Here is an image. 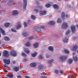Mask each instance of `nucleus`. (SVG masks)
Returning a JSON list of instances; mask_svg holds the SVG:
<instances>
[{
	"label": "nucleus",
	"mask_w": 78,
	"mask_h": 78,
	"mask_svg": "<svg viewBox=\"0 0 78 78\" xmlns=\"http://www.w3.org/2000/svg\"><path fill=\"white\" fill-rule=\"evenodd\" d=\"M73 78V77L71 75L69 76L68 77V78Z\"/></svg>",
	"instance_id": "obj_48"
},
{
	"label": "nucleus",
	"mask_w": 78,
	"mask_h": 78,
	"mask_svg": "<svg viewBox=\"0 0 78 78\" xmlns=\"http://www.w3.org/2000/svg\"><path fill=\"white\" fill-rule=\"evenodd\" d=\"M45 57L46 58H49V54H46Z\"/></svg>",
	"instance_id": "obj_43"
},
{
	"label": "nucleus",
	"mask_w": 78,
	"mask_h": 78,
	"mask_svg": "<svg viewBox=\"0 0 78 78\" xmlns=\"http://www.w3.org/2000/svg\"><path fill=\"white\" fill-rule=\"evenodd\" d=\"M24 51L27 54H28L30 53V51L27 48H24Z\"/></svg>",
	"instance_id": "obj_13"
},
{
	"label": "nucleus",
	"mask_w": 78,
	"mask_h": 78,
	"mask_svg": "<svg viewBox=\"0 0 78 78\" xmlns=\"http://www.w3.org/2000/svg\"><path fill=\"white\" fill-rule=\"evenodd\" d=\"M27 61V59L25 58H24L23 59V61L24 62H25Z\"/></svg>",
	"instance_id": "obj_47"
},
{
	"label": "nucleus",
	"mask_w": 78,
	"mask_h": 78,
	"mask_svg": "<svg viewBox=\"0 0 78 78\" xmlns=\"http://www.w3.org/2000/svg\"><path fill=\"white\" fill-rule=\"evenodd\" d=\"M28 35V33L27 32H25L24 33H23V36H24V37H26Z\"/></svg>",
	"instance_id": "obj_19"
},
{
	"label": "nucleus",
	"mask_w": 78,
	"mask_h": 78,
	"mask_svg": "<svg viewBox=\"0 0 78 78\" xmlns=\"http://www.w3.org/2000/svg\"><path fill=\"white\" fill-rule=\"evenodd\" d=\"M38 69L39 70H41L43 69V66L41 65H40L39 66Z\"/></svg>",
	"instance_id": "obj_27"
},
{
	"label": "nucleus",
	"mask_w": 78,
	"mask_h": 78,
	"mask_svg": "<svg viewBox=\"0 0 78 78\" xmlns=\"http://www.w3.org/2000/svg\"><path fill=\"white\" fill-rule=\"evenodd\" d=\"M58 72L59 71L58 70L55 69L54 70V73H55V74H58Z\"/></svg>",
	"instance_id": "obj_37"
},
{
	"label": "nucleus",
	"mask_w": 78,
	"mask_h": 78,
	"mask_svg": "<svg viewBox=\"0 0 78 78\" xmlns=\"http://www.w3.org/2000/svg\"><path fill=\"white\" fill-rule=\"evenodd\" d=\"M40 28H44V26H41V27Z\"/></svg>",
	"instance_id": "obj_54"
},
{
	"label": "nucleus",
	"mask_w": 78,
	"mask_h": 78,
	"mask_svg": "<svg viewBox=\"0 0 78 78\" xmlns=\"http://www.w3.org/2000/svg\"><path fill=\"white\" fill-rule=\"evenodd\" d=\"M47 14V11H40V16H43V15H45Z\"/></svg>",
	"instance_id": "obj_9"
},
{
	"label": "nucleus",
	"mask_w": 78,
	"mask_h": 78,
	"mask_svg": "<svg viewBox=\"0 0 78 78\" xmlns=\"http://www.w3.org/2000/svg\"><path fill=\"white\" fill-rule=\"evenodd\" d=\"M57 23H61V19L58 18L57 20Z\"/></svg>",
	"instance_id": "obj_31"
},
{
	"label": "nucleus",
	"mask_w": 78,
	"mask_h": 78,
	"mask_svg": "<svg viewBox=\"0 0 78 78\" xmlns=\"http://www.w3.org/2000/svg\"><path fill=\"white\" fill-rule=\"evenodd\" d=\"M70 31L69 30H68L66 33V35H69L70 34Z\"/></svg>",
	"instance_id": "obj_38"
},
{
	"label": "nucleus",
	"mask_w": 78,
	"mask_h": 78,
	"mask_svg": "<svg viewBox=\"0 0 78 78\" xmlns=\"http://www.w3.org/2000/svg\"><path fill=\"white\" fill-rule=\"evenodd\" d=\"M60 73L61 74H63V73H64V71L62 70H61L60 71Z\"/></svg>",
	"instance_id": "obj_46"
},
{
	"label": "nucleus",
	"mask_w": 78,
	"mask_h": 78,
	"mask_svg": "<svg viewBox=\"0 0 78 78\" xmlns=\"http://www.w3.org/2000/svg\"><path fill=\"white\" fill-rule=\"evenodd\" d=\"M14 0H9L8 2L7 3V5L10 6L11 5L12 3H13V1Z\"/></svg>",
	"instance_id": "obj_12"
},
{
	"label": "nucleus",
	"mask_w": 78,
	"mask_h": 78,
	"mask_svg": "<svg viewBox=\"0 0 78 78\" xmlns=\"http://www.w3.org/2000/svg\"><path fill=\"white\" fill-rule=\"evenodd\" d=\"M1 2L2 3H5V0H2L1 1Z\"/></svg>",
	"instance_id": "obj_53"
},
{
	"label": "nucleus",
	"mask_w": 78,
	"mask_h": 78,
	"mask_svg": "<svg viewBox=\"0 0 78 78\" xmlns=\"http://www.w3.org/2000/svg\"><path fill=\"white\" fill-rule=\"evenodd\" d=\"M2 44V41L0 40V44Z\"/></svg>",
	"instance_id": "obj_60"
},
{
	"label": "nucleus",
	"mask_w": 78,
	"mask_h": 78,
	"mask_svg": "<svg viewBox=\"0 0 78 78\" xmlns=\"http://www.w3.org/2000/svg\"><path fill=\"white\" fill-rule=\"evenodd\" d=\"M64 51L66 53H69V51L66 49H64Z\"/></svg>",
	"instance_id": "obj_36"
},
{
	"label": "nucleus",
	"mask_w": 78,
	"mask_h": 78,
	"mask_svg": "<svg viewBox=\"0 0 78 78\" xmlns=\"http://www.w3.org/2000/svg\"><path fill=\"white\" fill-rule=\"evenodd\" d=\"M36 66V63H32L30 64V66L31 67H35Z\"/></svg>",
	"instance_id": "obj_20"
},
{
	"label": "nucleus",
	"mask_w": 78,
	"mask_h": 78,
	"mask_svg": "<svg viewBox=\"0 0 78 78\" xmlns=\"http://www.w3.org/2000/svg\"><path fill=\"white\" fill-rule=\"evenodd\" d=\"M13 74L11 73L9 74H7V76L9 78H12V77H13Z\"/></svg>",
	"instance_id": "obj_17"
},
{
	"label": "nucleus",
	"mask_w": 78,
	"mask_h": 78,
	"mask_svg": "<svg viewBox=\"0 0 78 78\" xmlns=\"http://www.w3.org/2000/svg\"><path fill=\"white\" fill-rule=\"evenodd\" d=\"M52 5V3L50 2L49 4V7H50V6H51Z\"/></svg>",
	"instance_id": "obj_50"
},
{
	"label": "nucleus",
	"mask_w": 78,
	"mask_h": 78,
	"mask_svg": "<svg viewBox=\"0 0 78 78\" xmlns=\"http://www.w3.org/2000/svg\"><path fill=\"white\" fill-rule=\"evenodd\" d=\"M25 78H30L29 76H25Z\"/></svg>",
	"instance_id": "obj_52"
},
{
	"label": "nucleus",
	"mask_w": 78,
	"mask_h": 78,
	"mask_svg": "<svg viewBox=\"0 0 78 78\" xmlns=\"http://www.w3.org/2000/svg\"><path fill=\"white\" fill-rule=\"evenodd\" d=\"M67 58V56L62 55L59 57V59H60L61 61H64Z\"/></svg>",
	"instance_id": "obj_5"
},
{
	"label": "nucleus",
	"mask_w": 78,
	"mask_h": 78,
	"mask_svg": "<svg viewBox=\"0 0 78 78\" xmlns=\"http://www.w3.org/2000/svg\"><path fill=\"white\" fill-rule=\"evenodd\" d=\"M23 8L24 9H26V7L27 6V0H23Z\"/></svg>",
	"instance_id": "obj_6"
},
{
	"label": "nucleus",
	"mask_w": 78,
	"mask_h": 78,
	"mask_svg": "<svg viewBox=\"0 0 78 78\" xmlns=\"http://www.w3.org/2000/svg\"><path fill=\"white\" fill-rule=\"evenodd\" d=\"M10 54L12 56H16V55H17V53H16V51L14 50H13L12 51L10 52Z\"/></svg>",
	"instance_id": "obj_7"
},
{
	"label": "nucleus",
	"mask_w": 78,
	"mask_h": 78,
	"mask_svg": "<svg viewBox=\"0 0 78 78\" xmlns=\"http://www.w3.org/2000/svg\"><path fill=\"white\" fill-rule=\"evenodd\" d=\"M2 47H5V45L4 44H3L2 45Z\"/></svg>",
	"instance_id": "obj_57"
},
{
	"label": "nucleus",
	"mask_w": 78,
	"mask_h": 78,
	"mask_svg": "<svg viewBox=\"0 0 78 78\" xmlns=\"http://www.w3.org/2000/svg\"><path fill=\"white\" fill-rule=\"evenodd\" d=\"M15 62H13V64H15Z\"/></svg>",
	"instance_id": "obj_62"
},
{
	"label": "nucleus",
	"mask_w": 78,
	"mask_h": 78,
	"mask_svg": "<svg viewBox=\"0 0 78 78\" xmlns=\"http://www.w3.org/2000/svg\"><path fill=\"white\" fill-rule=\"evenodd\" d=\"M31 18L32 19V20H34L36 19V17L35 16L32 15L31 16Z\"/></svg>",
	"instance_id": "obj_29"
},
{
	"label": "nucleus",
	"mask_w": 78,
	"mask_h": 78,
	"mask_svg": "<svg viewBox=\"0 0 78 78\" xmlns=\"http://www.w3.org/2000/svg\"><path fill=\"white\" fill-rule=\"evenodd\" d=\"M75 28H76V27L75 26H71V29L73 33H74V32H75Z\"/></svg>",
	"instance_id": "obj_10"
},
{
	"label": "nucleus",
	"mask_w": 78,
	"mask_h": 78,
	"mask_svg": "<svg viewBox=\"0 0 78 78\" xmlns=\"http://www.w3.org/2000/svg\"><path fill=\"white\" fill-rule=\"evenodd\" d=\"M44 76H42L41 77V78H44Z\"/></svg>",
	"instance_id": "obj_59"
},
{
	"label": "nucleus",
	"mask_w": 78,
	"mask_h": 78,
	"mask_svg": "<svg viewBox=\"0 0 78 78\" xmlns=\"http://www.w3.org/2000/svg\"><path fill=\"white\" fill-rule=\"evenodd\" d=\"M46 8H49V4H47L45 5Z\"/></svg>",
	"instance_id": "obj_41"
},
{
	"label": "nucleus",
	"mask_w": 78,
	"mask_h": 78,
	"mask_svg": "<svg viewBox=\"0 0 78 78\" xmlns=\"http://www.w3.org/2000/svg\"><path fill=\"white\" fill-rule=\"evenodd\" d=\"M3 62L5 64H10V60L9 59H4L3 60Z\"/></svg>",
	"instance_id": "obj_8"
},
{
	"label": "nucleus",
	"mask_w": 78,
	"mask_h": 78,
	"mask_svg": "<svg viewBox=\"0 0 78 78\" xmlns=\"http://www.w3.org/2000/svg\"><path fill=\"white\" fill-rule=\"evenodd\" d=\"M73 59L76 62L78 61V58L76 57H73Z\"/></svg>",
	"instance_id": "obj_32"
},
{
	"label": "nucleus",
	"mask_w": 78,
	"mask_h": 78,
	"mask_svg": "<svg viewBox=\"0 0 78 78\" xmlns=\"http://www.w3.org/2000/svg\"><path fill=\"white\" fill-rule=\"evenodd\" d=\"M3 66L4 67H7V65L6 64L4 65Z\"/></svg>",
	"instance_id": "obj_51"
},
{
	"label": "nucleus",
	"mask_w": 78,
	"mask_h": 78,
	"mask_svg": "<svg viewBox=\"0 0 78 78\" xmlns=\"http://www.w3.org/2000/svg\"><path fill=\"white\" fill-rule=\"evenodd\" d=\"M49 24L51 25H53L55 24V21H49Z\"/></svg>",
	"instance_id": "obj_16"
},
{
	"label": "nucleus",
	"mask_w": 78,
	"mask_h": 78,
	"mask_svg": "<svg viewBox=\"0 0 78 78\" xmlns=\"http://www.w3.org/2000/svg\"><path fill=\"white\" fill-rule=\"evenodd\" d=\"M39 8L40 9H41V8H42V6H39Z\"/></svg>",
	"instance_id": "obj_55"
},
{
	"label": "nucleus",
	"mask_w": 78,
	"mask_h": 78,
	"mask_svg": "<svg viewBox=\"0 0 78 78\" xmlns=\"http://www.w3.org/2000/svg\"><path fill=\"white\" fill-rule=\"evenodd\" d=\"M34 11H35V12H37L38 11V9H34Z\"/></svg>",
	"instance_id": "obj_49"
},
{
	"label": "nucleus",
	"mask_w": 78,
	"mask_h": 78,
	"mask_svg": "<svg viewBox=\"0 0 78 78\" xmlns=\"http://www.w3.org/2000/svg\"><path fill=\"white\" fill-rule=\"evenodd\" d=\"M0 31H1L2 35H5V30H3L2 28L1 27H0Z\"/></svg>",
	"instance_id": "obj_14"
},
{
	"label": "nucleus",
	"mask_w": 78,
	"mask_h": 78,
	"mask_svg": "<svg viewBox=\"0 0 78 78\" xmlns=\"http://www.w3.org/2000/svg\"><path fill=\"white\" fill-rule=\"evenodd\" d=\"M25 45L27 46V47H29V46L30 45V42H27L26 44H25Z\"/></svg>",
	"instance_id": "obj_34"
},
{
	"label": "nucleus",
	"mask_w": 78,
	"mask_h": 78,
	"mask_svg": "<svg viewBox=\"0 0 78 78\" xmlns=\"http://www.w3.org/2000/svg\"><path fill=\"white\" fill-rule=\"evenodd\" d=\"M77 27L78 28V24L76 25Z\"/></svg>",
	"instance_id": "obj_63"
},
{
	"label": "nucleus",
	"mask_w": 78,
	"mask_h": 78,
	"mask_svg": "<svg viewBox=\"0 0 78 78\" xmlns=\"http://www.w3.org/2000/svg\"><path fill=\"white\" fill-rule=\"evenodd\" d=\"M41 27H37V31H38V32H41Z\"/></svg>",
	"instance_id": "obj_33"
},
{
	"label": "nucleus",
	"mask_w": 78,
	"mask_h": 78,
	"mask_svg": "<svg viewBox=\"0 0 78 78\" xmlns=\"http://www.w3.org/2000/svg\"><path fill=\"white\" fill-rule=\"evenodd\" d=\"M30 20H28V22H30Z\"/></svg>",
	"instance_id": "obj_61"
},
{
	"label": "nucleus",
	"mask_w": 78,
	"mask_h": 78,
	"mask_svg": "<svg viewBox=\"0 0 78 78\" xmlns=\"http://www.w3.org/2000/svg\"><path fill=\"white\" fill-rule=\"evenodd\" d=\"M3 55L4 57L7 58L9 56V53L8 51H5L3 52Z\"/></svg>",
	"instance_id": "obj_2"
},
{
	"label": "nucleus",
	"mask_w": 78,
	"mask_h": 78,
	"mask_svg": "<svg viewBox=\"0 0 78 78\" xmlns=\"http://www.w3.org/2000/svg\"><path fill=\"white\" fill-rule=\"evenodd\" d=\"M72 62H73V59H69L68 61V63L69 64H72Z\"/></svg>",
	"instance_id": "obj_22"
},
{
	"label": "nucleus",
	"mask_w": 78,
	"mask_h": 78,
	"mask_svg": "<svg viewBox=\"0 0 78 78\" xmlns=\"http://www.w3.org/2000/svg\"><path fill=\"white\" fill-rule=\"evenodd\" d=\"M38 47V43H36L34 44V48H37Z\"/></svg>",
	"instance_id": "obj_24"
},
{
	"label": "nucleus",
	"mask_w": 78,
	"mask_h": 78,
	"mask_svg": "<svg viewBox=\"0 0 78 78\" xmlns=\"http://www.w3.org/2000/svg\"><path fill=\"white\" fill-rule=\"evenodd\" d=\"M68 27V24L66 22H64L63 23L62 26V28H66Z\"/></svg>",
	"instance_id": "obj_3"
},
{
	"label": "nucleus",
	"mask_w": 78,
	"mask_h": 78,
	"mask_svg": "<svg viewBox=\"0 0 78 78\" xmlns=\"http://www.w3.org/2000/svg\"><path fill=\"white\" fill-rule=\"evenodd\" d=\"M12 14L13 16H16L19 14V11L17 10H14L12 11Z\"/></svg>",
	"instance_id": "obj_4"
},
{
	"label": "nucleus",
	"mask_w": 78,
	"mask_h": 78,
	"mask_svg": "<svg viewBox=\"0 0 78 78\" xmlns=\"http://www.w3.org/2000/svg\"><path fill=\"white\" fill-rule=\"evenodd\" d=\"M3 70H4V72H7V70H6L5 69H3Z\"/></svg>",
	"instance_id": "obj_58"
},
{
	"label": "nucleus",
	"mask_w": 78,
	"mask_h": 78,
	"mask_svg": "<svg viewBox=\"0 0 78 78\" xmlns=\"http://www.w3.org/2000/svg\"><path fill=\"white\" fill-rule=\"evenodd\" d=\"M9 25H10V23H6L5 25L4 26L5 27H7L9 26Z\"/></svg>",
	"instance_id": "obj_26"
},
{
	"label": "nucleus",
	"mask_w": 78,
	"mask_h": 78,
	"mask_svg": "<svg viewBox=\"0 0 78 78\" xmlns=\"http://www.w3.org/2000/svg\"><path fill=\"white\" fill-rule=\"evenodd\" d=\"M53 7L55 10L58 9L59 8V6L56 4H54L53 5Z\"/></svg>",
	"instance_id": "obj_11"
},
{
	"label": "nucleus",
	"mask_w": 78,
	"mask_h": 78,
	"mask_svg": "<svg viewBox=\"0 0 78 78\" xmlns=\"http://www.w3.org/2000/svg\"><path fill=\"white\" fill-rule=\"evenodd\" d=\"M14 70L15 72H17L19 70V68L15 67L14 68Z\"/></svg>",
	"instance_id": "obj_30"
},
{
	"label": "nucleus",
	"mask_w": 78,
	"mask_h": 78,
	"mask_svg": "<svg viewBox=\"0 0 78 78\" xmlns=\"http://www.w3.org/2000/svg\"><path fill=\"white\" fill-rule=\"evenodd\" d=\"M4 40L6 41H9V38L7 37H4Z\"/></svg>",
	"instance_id": "obj_28"
},
{
	"label": "nucleus",
	"mask_w": 78,
	"mask_h": 78,
	"mask_svg": "<svg viewBox=\"0 0 78 78\" xmlns=\"http://www.w3.org/2000/svg\"><path fill=\"white\" fill-rule=\"evenodd\" d=\"M22 56H27V55H26V54H25V53L23 52L22 53Z\"/></svg>",
	"instance_id": "obj_44"
},
{
	"label": "nucleus",
	"mask_w": 78,
	"mask_h": 78,
	"mask_svg": "<svg viewBox=\"0 0 78 78\" xmlns=\"http://www.w3.org/2000/svg\"><path fill=\"white\" fill-rule=\"evenodd\" d=\"M11 31H12L13 32H14L15 33H16V30L14 29H12Z\"/></svg>",
	"instance_id": "obj_45"
},
{
	"label": "nucleus",
	"mask_w": 78,
	"mask_h": 78,
	"mask_svg": "<svg viewBox=\"0 0 78 78\" xmlns=\"http://www.w3.org/2000/svg\"><path fill=\"white\" fill-rule=\"evenodd\" d=\"M49 50L51 52L53 51V47L52 46H49Z\"/></svg>",
	"instance_id": "obj_18"
},
{
	"label": "nucleus",
	"mask_w": 78,
	"mask_h": 78,
	"mask_svg": "<svg viewBox=\"0 0 78 78\" xmlns=\"http://www.w3.org/2000/svg\"><path fill=\"white\" fill-rule=\"evenodd\" d=\"M1 53L0 52V56H1Z\"/></svg>",
	"instance_id": "obj_64"
},
{
	"label": "nucleus",
	"mask_w": 78,
	"mask_h": 78,
	"mask_svg": "<svg viewBox=\"0 0 78 78\" xmlns=\"http://www.w3.org/2000/svg\"><path fill=\"white\" fill-rule=\"evenodd\" d=\"M78 48V46L75 45V46L73 48L72 50H76V49Z\"/></svg>",
	"instance_id": "obj_25"
},
{
	"label": "nucleus",
	"mask_w": 78,
	"mask_h": 78,
	"mask_svg": "<svg viewBox=\"0 0 78 78\" xmlns=\"http://www.w3.org/2000/svg\"><path fill=\"white\" fill-rule=\"evenodd\" d=\"M22 27V24H20L17 26V29H19Z\"/></svg>",
	"instance_id": "obj_35"
},
{
	"label": "nucleus",
	"mask_w": 78,
	"mask_h": 78,
	"mask_svg": "<svg viewBox=\"0 0 78 78\" xmlns=\"http://www.w3.org/2000/svg\"><path fill=\"white\" fill-rule=\"evenodd\" d=\"M63 42L66 43L68 42V38H65L62 40Z\"/></svg>",
	"instance_id": "obj_23"
},
{
	"label": "nucleus",
	"mask_w": 78,
	"mask_h": 78,
	"mask_svg": "<svg viewBox=\"0 0 78 78\" xmlns=\"http://www.w3.org/2000/svg\"><path fill=\"white\" fill-rule=\"evenodd\" d=\"M42 58H43V57H42V55H40L39 56L38 59H42Z\"/></svg>",
	"instance_id": "obj_39"
},
{
	"label": "nucleus",
	"mask_w": 78,
	"mask_h": 78,
	"mask_svg": "<svg viewBox=\"0 0 78 78\" xmlns=\"http://www.w3.org/2000/svg\"><path fill=\"white\" fill-rule=\"evenodd\" d=\"M34 38L33 36H31L29 37V40H32Z\"/></svg>",
	"instance_id": "obj_42"
},
{
	"label": "nucleus",
	"mask_w": 78,
	"mask_h": 78,
	"mask_svg": "<svg viewBox=\"0 0 78 78\" xmlns=\"http://www.w3.org/2000/svg\"><path fill=\"white\" fill-rule=\"evenodd\" d=\"M17 78H21V76H17Z\"/></svg>",
	"instance_id": "obj_56"
},
{
	"label": "nucleus",
	"mask_w": 78,
	"mask_h": 78,
	"mask_svg": "<svg viewBox=\"0 0 78 78\" xmlns=\"http://www.w3.org/2000/svg\"><path fill=\"white\" fill-rule=\"evenodd\" d=\"M70 17V16L68 14L65 15V13L64 12H62V17L63 19H64L66 17V18H69Z\"/></svg>",
	"instance_id": "obj_1"
},
{
	"label": "nucleus",
	"mask_w": 78,
	"mask_h": 78,
	"mask_svg": "<svg viewBox=\"0 0 78 78\" xmlns=\"http://www.w3.org/2000/svg\"><path fill=\"white\" fill-rule=\"evenodd\" d=\"M24 27H27V23L26 22H24L23 23Z\"/></svg>",
	"instance_id": "obj_40"
},
{
	"label": "nucleus",
	"mask_w": 78,
	"mask_h": 78,
	"mask_svg": "<svg viewBox=\"0 0 78 78\" xmlns=\"http://www.w3.org/2000/svg\"><path fill=\"white\" fill-rule=\"evenodd\" d=\"M54 61L53 59H51L49 61V67H51L52 65V63Z\"/></svg>",
	"instance_id": "obj_15"
},
{
	"label": "nucleus",
	"mask_w": 78,
	"mask_h": 78,
	"mask_svg": "<svg viewBox=\"0 0 78 78\" xmlns=\"http://www.w3.org/2000/svg\"><path fill=\"white\" fill-rule=\"evenodd\" d=\"M37 53L35 52L31 54L32 56L34 57H36V55H37Z\"/></svg>",
	"instance_id": "obj_21"
}]
</instances>
